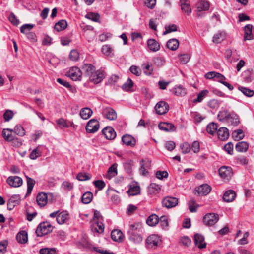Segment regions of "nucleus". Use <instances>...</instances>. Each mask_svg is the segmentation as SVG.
Masks as SVG:
<instances>
[{
    "label": "nucleus",
    "mask_w": 254,
    "mask_h": 254,
    "mask_svg": "<svg viewBox=\"0 0 254 254\" xmlns=\"http://www.w3.org/2000/svg\"><path fill=\"white\" fill-rule=\"evenodd\" d=\"M194 240L196 246L198 248L202 249L206 247V244L204 242V239L202 235L196 234L194 235Z\"/></svg>",
    "instance_id": "27"
},
{
    "label": "nucleus",
    "mask_w": 254,
    "mask_h": 254,
    "mask_svg": "<svg viewBox=\"0 0 254 254\" xmlns=\"http://www.w3.org/2000/svg\"><path fill=\"white\" fill-rule=\"evenodd\" d=\"M36 201L39 206L44 207L45 206L48 201L46 194L43 192L39 193L37 196Z\"/></svg>",
    "instance_id": "24"
},
{
    "label": "nucleus",
    "mask_w": 254,
    "mask_h": 254,
    "mask_svg": "<svg viewBox=\"0 0 254 254\" xmlns=\"http://www.w3.org/2000/svg\"><path fill=\"white\" fill-rule=\"evenodd\" d=\"M162 203L163 206L171 208L177 206L178 204V199L176 197L166 196L163 199Z\"/></svg>",
    "instance_id": "7"
},
{
    "label": "nucleus",
    "mask_w": 254,
    "mask_h": 254,
    "mask_svg": "<svg viewBox=\"0 0 254 254\" xmlns=\"http://www.w3.org/2000/svg\"><path fill=\"white\" fill-rule=\"evenodd\" d=\"M160 130L165 131H174L176 130V127L172 123L167 122H161L158 125Z\"/></svg>",
    "instance_id": "19"
},
{
    "label": "nucleus",
    "mask_w": 254,
    "mask_h": 254,
    "mask_svg": "<svg viewBox=\"0 0 254 254\" xmlns=\"http://www.w3.org/2000/svg\"><path fill=\"white\" fill-rule=\"evenodd\" d=\"M67 26V23L65 20H61L57 22L54 26V28L57 31H61L64 30Z\"/></svg>",
    "instance_id": "34"
},
{
    "label": "nucleus",
    "mask_w": 254,
    "mask_h": 254,
    "mask_svg": "<svg viewBox=\"0 0 254 254\" xmlns=\"http://www.w3.org/2000/svg\"><path fill=\"white\" fill-rule=\"evenodd\" d=\"M40 156L41 151L39 150V147H37L32 151L29 155V157L31 159L34 160Z\"/></svg>",
    "instance_id": "53"
},
{
    "label": "nucleus",
    "mask_w": 254,
    "mask_h": 254,
    "mask_svg": "<svg viewBox=\"0 0 254 254\" xmlns=\"http://www.w3.org/2000/svg\"><path fill=\"white\" fill-rule=\"evenodd\" d=\"M102 113L104 117L109 120H115L117 117L116 111L110 107L103 108L102 111Z\"/></svg>",
    "instance_id": "10"
},
{
    "label": "nucleus",
    "mask_w": 254,
    "mask_h": 254,
    "mask_svg": "<svg viewBox=\"0 0 254 254\" xmlns=\"http://www.w3.org/2000/svg\"><path fill=\"white\" fill-rule=\"evenodd\" d=\"M105 77L104 72L101 70H97L91 75L88 79L90 82L94 84H98L101 82Z\"/></svg>",
    "instance_id": "9"
},
{
    "label": "nucleus",
    "mask_w": 254,
    "mask_h": 254,
    "mask_svg": "<svg viewBox=\"0 0 254 254\" xmlns=\"http://www.w3.org/2000/svg\"><path fill=\"white\" fill-rule=\"evenodd\" d=\"M27 179V194H30L31 193L32 190L33 188V187L35 184V181L33 179L29 177L28 176H26Z\"/></svg>",
    "instance_id": "42"
},
{
    "label": "nucleus",
    "mask_w": 254,
    "mask_h": 254,
    "mask_svg": "<svg viewBox=\"0 0 254 254\" xmlns=\"http://www.w3.org/2000/svg\"><path fill=\"white\" fill-rule=\"evenodd\" d=\"M13 113L11 110H7L3 114V118L6 122L10 120L13 117Z\"/></svg>",
    "instance_id": "59"
},
{
    "label": "nucleus",
    "mask_w": 254,
    "mask_h": 254,
    "mask_svg": "<svg viewBox=\"0 0 254 254\" xmlns=\"http://www.w3.org/2000/svg\"><path fill=\"white\" fill-rule=\"evenodd\" d=\"M218 137L221 140H225L228 138L229 133L228 129L225 127H220L217 131Z\"/></svg>",
    "instance_id": "22"
},
{
    "label": "nucleus",
    "mask_w": 254,
    "mask_h": 254,
    "mask_svg": "<svg viewBox=\"0 0 254 254\" xmlns=\"http://www.w3.org/2000/svg\"><path fill=\"white\" fill-rule=\"evenodd\" d=\"M117 164L114 163L109 167L107 178L110 179L111 178L115 177L117 174Z\"/></svg>",
    "instance_id": "36"
},
{
    "label": "nucleus",
    "mask_w": 254,
    "mask_h": 254,
    "mask_svg": "<svg viewBox=\"0 0 254 254\" xmlns=\"http://www.w3.org/2000/svg\"><path fill=\"white\" fill-rule=\"evenodd\" d=\"M159 189V186L156 184H150L148 188L149 191L150 193H155L158 192Z\"/></svg>",
    "instance_id": "63"
},
{
    "label": "nucleus",
    "mask_w": 254,
    "mask_h": 254,
    "mask_svg": "<svg viewBox=\"0 0 254 254\" xmlns=\"http://www.w3.org/2000/svg\"><path fill=\"white\" fill-rule=\"evenodd\" d=\"M53 230L52 226L48 222L41 223L37 228L36 233L38 237L47 235Z\"/></svg>",
    "instance_id": "1"
},
{
    "label": "nucleus",
    "mask_w": 254,
    "mask_h": 254,
    "mask_svg": "<svg viewBox=\"0 0 254 254\" xmlns=\"http://www.w3.org/2000/svg\"><path fill=\"white\" fill-rule=\"evenodd\" d=\"M249 147V144L245 141L239 142L236 145V150L239 152H246Z\"/></svg>",
    "instance_id": "38"
},
{
    "label": "nucleus",
    "mask_w": 254,
    "mask_h": 254,
    "mask_svg": "<svg viewBox=\"0 0 254 254\" xmlns=\"http://www.w3.org/2000/svg\"><path fill=\"white\" fill-rule=\"evenodd\" d=\"M233 137L235 138L236 140L242 139L244 137L243 131L242 129H238L235 131L233 134Z\"/></svg>",
    "instance_id": "52"
},
{
    "label": "nucleus",
    "mask_w": 254,
    "mask_h": 254,
    "mask_svg": "<svg viewBox=\"0 0 254 254\" xmlns=\"http://www.w3.org/2000/svg\"><path fill=\"white\" fill-rule=\"evenodd\" d=\"M2 136L4 139L7 141H11L14 139V136L11 133L7 132L6 129L3 130Z\"/></svg>",
    "instance_id": "54"
},
{
    "label": "nucleus",
    "mask_w": 254,
    "mask_h": 254,
    "mask_svg": "<svg viewBox=\"0 0 254 254\" xmlns=\"http://www.w3.org/2000/svg\"><path fill=\"white\" fill-rule=\"evenodd\" d=\"M148 47L149 49L153 52L158 51L160 48L159 43L153 39H150L147 41Z\"/></svg>",
    "instance_id": "29"
},
{
    "label": "nucleus",
    "mask_w": 254,
    "mask_h": 254,
    "mask_svg": "<svg viewBox=\"0 0 254 254\" xmlns=\"http://www.w3.org/2000/svg\"><path fill=\"white\" fill-rule=\"evenodd\" d=\"M93 227L95 228L96 231L99 233H102L104 232V224L101 222H97L94 224Z\"/></svg>",
    "instance_id": "57"
},
{
    "label": "nucleus",
    "mask_w": 254,
    "mask_h": 254,
    "mask_svg": "<svg viewBox=\"0 0 254 254\" xmlns=\"http://www.w3.org/2000/svg\"><path fill=\"white\" fill-rule=\"evenodd\" d=\"M133 83L132 80L128 78L127 82L124 83L122 86V89L126 91H129L132 87Z\"/></svg>",
    "instance_id": "50"
},
{
    "label": "nucleus",
    "mask_w": 254,
    "mask_h": 254,
    "mask_svg": "<svg viewBox=\"0 0 254 254\" xmlns=\"http://www.w3.org/2000/svg\"><path fill=\"white\" fill-rule=\"evenodd\" d=\"M69 214L66 211H62L57 216V222L62 225L66 222L69 219Z\"/></svg>",
    "instance_id": "23"
},
{
    "label": "nucleus",
    "mask_w": 254,
    "mask_h": 254,
    "mask_svg": "<svg viewBox=\"0 0 254 254\" xmlns=\"http://www.w3.org/2000/svg\"><path fill=\"white\" fill-rule=\"evenodd\" d=\"M92 114V111L89 108H84L81 110L80 116L84 120L89 119Z\"/></svg>",
    "instance_id": "35"
},
{
    "label": "nucleus",
    "mask_w": 254,
    "mask_h": 254,
    "mask_svg": "<svg viewBox=\"0 0 254 254\" xmlns=\"http://www.w3.org/2000/svg\"><path fill=\"white\" fill-rule=\"evenodd\" d=\"M190 56L189 54H181L179 56L180 62L183 64H187L190 60Z\"/></svg>",
    "instance_id": "56"
},
{
    "label": "nucleus",
    "mask_w": 254,
    "mask_h": 254,
    "mask_svg": "<svg viewBox=\"0 0 254 254\" xmlns=\"http://www.w3.org/2000/svg\"><path fill=\"white\" fill-rule=\"evenodd\" d=\"M159 222V218L156 214H152L146 220L147 224L150 226H155Z\"/></svg>",
    "instance_id": "31"
},
{
    "label": "nucleus",
    "mask_w": 254,
    "mask_h": 254,
    "mask_svg": "<svg viewBox=\"0 0 254 254\" xmlns=\"http://www.w3.org/2000/svg\"><path fill=\"white\" fill-rule=\"evenodd\" d=\"M86 17L95 22H98L100 19L99 15L96 13H90L88 14Z\"/></svg>",
    "instance_id": "60"
},
{
    "label": "nucleus",
    "mask_w": 254,
    "mask_h": 254,
    "mask_svg": "<svg viewBox=\"0 0 254 254\" xmlns=\"http://www.w3.org/2000/svg\"><path fill=\"white\" fill-rule=\"evenodd\" d=\"M209 92L207 90L201 91L198 95L196 99L194 100V102H201L203 99L207 96Z\"/></svg>",
    "instance_id": "45"
},
{
    "label": "nucleus",
    "mask_w": 254,
    "mask_h": 254,
    "mask_svg": "<svg viewBox=\"0 0 254 254\" xmlns=\"http://www.w3.org/2000/svg\"><path fill=\"white\" fill-rule=\"evenodd\" d=\"M230 112H229L227 110H222L219 111L218 114V120L221 121L223 122L225 120H227L229 115L230 114Z\"/></svg>",
    "instance_id": "39"
},
{
    "label": "nucleus",
    "mask_w": 254,
    "mask_h": 254,
    "mask_svg": "<svg viewBox=\"0 0 254 254\" xmlns=\"http://www.w3.org/2000/svg\"><path fill=\"white\" fill-rule=\"evenodd\" d=\"M16 238L19 243L21 244H25L27 241V234L25 231L20 232L17 234Z\"/></svg>",
    "instance_id": "33"
},
{
    "label": "nucleus",
    "mask_w": 254,
    "mask_h": 254,
    "mask_svg": "<svg viewBox=\"0 0 254 254\" xmlns=\"http://www.w3.org/2000/svg\"><path fill=\"white\" fill-rule=\"evenodd\" d=\"M187 93V89L180 85L176 86L173 89V93L178 96H185Z\"/></svg>",
    "instance_id": "28"
},
{
    "label": "nucleus",
    "mask_w": 254,
    "mask_h": 254,
    "mask_svg": "<svg viewBox=\"0 0 254 254\" xmlns=\"http://www.w3.org/2000/svg\"><path fill=\"white\" fill-rule=\"evenodd\" d=\"M13 132L20 136H23L25 134L24 129L21 125H16L14 127L13 129Z\"/></svg>",
    "instance_id": "46"
},
{
    "label": "nucleus",
    "mask_w": 254,
    "mask_h": 254,
    "mask_svg": "<svg viewBox=\"0 0 254 254\" xmlns=\"http://www.w3.org/2000/svg\"><path fill=\"white\" fill-rule=\"evenodd\" d=\"M218 126L216 124L214 123H211L207 125V131L208 133L214 135L217 129Z\"/></svg>",
    "instance_id": "41"
},
{
    "label": "nucleus",
    "mask_w": 254,
    "mask_h": 254,
    "mask_svg": "<svg viewBox=\"0 0 254 254\" xmlns=\"http://www.w3.org/2000/svg\"><path fill=\"white\" fill-rule=\"evenodd\" d=\"M253 26L252 24H247L244 27V41L252 40L253 38L252 35V29Z\"/></svg>",
    "instance_id": "25"
},
{
    "label": "nucleus",
    "mask_w": 254,
    "mask_h": 254,
    "mask_svg": "<svg viewBox=\"0 0 254 254\" xmlns=\"http://www.w3.org/2000/svg\"><path fill=\"white\" fill-rule=\"evenodd\" d=\"M169 104L164 101L158 102L155 106L156 112L158 115L165 114L169 111Z\"/></svg>",
    "instance_id": "4"
},
{
    "label": "nucleus",
    "mask_w": 254,
    "mask_h": 254,
    "mask_svg": "<svg viewBox=\"0 0 254 254\" xmlns=\"http://www.w3.org/2000/svg\"><path fill=\"white\" fill-rule=\"evenodd\" d=\"M180 147L182 150V152L184 154L189 153L191 149L190 144L187 142L183 143Z\"/></svg>",
    "instance_id": "62"
},
{
    "label": "nucleus",
    "mask_w": 254,
    "mask_h": 254,
    "mask_svg": "<svg viewBox=\"0 0 254 254\" xmlns=\"http://www.w3.org/2000/svg\"><path fill=\"white\" fill-rule=\"evenodd\" d=\"M129 240L134 244H139L142 241V233H127Z\"/></svg>",
    "instance_id": "13"
},
{
    "label": "nucleus",
    "mask_w": 254,
    "mask_h": 254,
    "mask_svg": "<svg viewBox=\"0 0 254 254\" xmlns=\"http://www.w3.org/2000/svg\"><path fill=\"white\" fill-rule=\"evenodd\" d=\"M236 197V193L233 190H229L225 192L223 195V200L227 202H232Z\"/></svg>",
    "instance_id": "30"
},
{
    "label": "nucleus",
    "mask_w": 254,
    "mask_h": 254,
    "mask_svg": "<svg viewBox=\"0 0 254 254\" xmlns=\"http://www.w3.org/2000/svg\"><path fill=\"white\" fill-rule=\"evenodd\" d=\"M228 124L234 126H236L240 123L239 118L238 116L234 112L230 113L227 120Z\"/></svg>",
    "instance_id": "26"
},
{
    "label": "nucleus",
    "mask_w": 254,
    "mask_h": 254,
    "mask_svg": "<svg viewBox=\"0 0 254 254\" xmlns=\"http://www.w3.org/2000/svg\"><path fill=\"white\" fill-rule=\"evenodd\" d=\"M93 194L88 191L84 193L82 196V202L84 204L89 203L92 200Z\"/></svg>",
    "instance_id": "40"
},
{
    "label": "nucleus",
    "mask_w": 254,
    "mask_h": 254,
    "mask_svg": "<svg viewBox=\"0 0 254 254\" xmlns=\"http://www.w3.org/2000/svg\"><path fill=\"white\" fill-rule=\"evenodd\" d=\"M34 27V24H25L20 27V31L23 34H27Z\"/></svg>",
    "instance_id": "44"
},
{
    "label": "nucleus",
    "mask_w": 254,
    "mask_h": 254,
    "mask_svg": "<svg viewBox=\"0 0 254 254\" xmlns=\"http://www.w3.org/2000/svg\"><path fill=\"white\" fill-rule=\"evenodd\" d=\"M7 183L12 187H19L22 185L23 180L18 176H9L6 180Z\"/></svg>",
    "instance_id": "11"
},
{
    "label": "nucleus",
    "mask_w": 254,
    "mask_h": 254,
    "mask_svg": "<svg viewBox=\"0 0 254 254\" xmlns=\"http://www.w3.org/2000/svg\"><path fill=\"white\" fill-rule=\"evenodd\" d=\"M102 50L103 53L108 56H111L113 54V49L108 45H104L102 47Z\"/></svg>",
    "instance_id": "49"
},
{
    "label": "nucleus",
    "mask_w": 254,
    "mask_h": 254,
    "mask_svg": "<svg viewBox=\"0 0 254 254\" xmlns=\"http://www.w3.org/2000/svg\"><path fill=\"white\" fill-rule=\"evenodd\" d=\"M210 7L209 2L206 0H200L196 4V16L198 18H202L204 15L201 12L207 11Z\"/></svg>",
    "instance_id": "2"
},
{
    "label": "nucleus",
    "mask_w": 254,
    "mask_h": 254,
    "mask_svg": "<svg viewBox=\"0 0 254 254\" xmlns=\"http://www.w3.org/2000/svg\"><path fill=\"white\" fill-rule=\"evenodd\" d=\"M105 138L108 140H113L116 136V133L114 129L110 127H105L102 131Z\"/></svg>",
    "instance_id": "14"
},
{
    "label": "nucleus",
    "mask_w": 254,
    "mask_h": 254,
    "mask_svg": "<svg viewBox=\"0 0 254 254\" xmlns=\"http://www.w3.org/2000/svg\"><path fill=\"white\" fill-rule=\"evenodd\" d=\"M111 237L113 241L118 242H122L124 239L123 233L121 230L118 229H115L112 231Z\"/></svg>",
    "instance_id": "21"
},
{
    "label": "nucleus",
    "mask_w": 254,
    "mask_h": 254,
    "mask_svg": "<svg viewBox=\"0 0 254 254\" xmlns=\"http://www.w3.org/2000/svg\"><path fill=\"white\" fill-rule=\"evenodd\" d=\"M238 89L241 91L245 96L249 97H252L254 94V92L253 90L244 87L239 86L238 87Z\"/></svg>",
    "instance_id": "43"
},
{
    "label": "nucleus",
    "mask_w": 254,
    "mask_h": 254,
    "mask_svg": "<svg viewBox=\"0 0 254 254\" xmlns=\"http://www.w3.org/2000/svg\"><path fill=\"white\" fill-rule=\"evenodd\" d=\"M208 106L212 109H217L220 106V102L217 99H212L207 103Z\"/></svg>",
    "instance_id": "47"
},
{
    "label": "nucleus",
    "mask_w": 254,
    "mask_h": 254,
    "mask_svg": "<svg viewBox=\"0 0 254 254\" xmlns=\"http://www.w3.org/2000/svg\"><path fill=\"white\" fill-rule=\"evenodd\" d=\"M100 125L98 121L96 119L90 120L86 126V131L89 133H94L98 130Z\"/></svg>",
    "instance_id": "6"
},
{
    "label": "nucleus",
    "mask_w": 254,
    "mask_h": 254,
    "mask_svg": "<svg viewBox=\"0 0 254 254\" xmlns=\"http://www.w3.org/2000/svg\"><path fill=\"white\" fill-rule=\"evenodd\" d=\"M68 76L73 81H79L81 79L82 72L79 68L73 67L68 71Z\"/></svg>",
    "instance_id": "8"
},
{
    "label": "nucleus",
    "mask_w": 254,
    "mask_h": 254,
    "mask_svg": "<svg viewBox=\"0 0 254 254\" xmlns=\"http://www.w3.org/2000/svg\"><path fill=\"white\" fill-rule=\"evenodd\" d=\"M40 254H56L54 249L43 248L40 250Z\"/></svg>",
    "instance_id": "64"
},
{
    "label": "nucleus",
    "mask_w": 254,
    "mask_h": 254,
    "mask_svg": "<svg viewBox=\"0 0 254 254\" xmlns=\"http://www.w3.org/2000/svg\"><path fill=\"white\" fill-rule=\"evenodd\" d=\"M179 46V42L176 39H171L168 41L166 46L170 50L174 51L177 50Z\"/></svg>",
    "instance_id": "32"
},
{
    "label": "nucleus",
    "mask_w": 254,
    "mask_h": 254,
    "mask_svg": "<svg viewBox=\"0 0 254 254\" xmlns=\"http://www.w3.org/2000/svg\"><path fill=\"white\" fill-rule=\"evenodd\" d=\"M211 190V187L207 184H202L196 188V191L201 195H207Z\"/></svg>",
    "instance_id": "18"
},
{
    "label": "nucleus",
    "mask_w": 254,
    "mask_h": 254,
    "mask_svg": "<svg viewBox=\"0 0 254 254\" xmlns=\"http://www.w3.org/2000/svg\"><path fill=\"white\" fill-rule=\"evenodd\" d=\"M219 173L223 179L228 180L232 175V170L230 167L222 166L219 169Z\"/></svg>",
    "instance_id": "12"
},
{
    "label": "nucleus",
    "mask_w": 254,
    "mask_h": 254,
    "mask_svg": "<svg viewBox=\"0 0 254 254\" xmlns=\"http://www.w3.org/2000/svg\"><path fill=\"white\" fill-rule=\"evenodd\" d=\"M160 243L161 240L157 235H151L146 240L147 247L149 248H155Z\"/></svg>",
    "instance_id": "5"
},
{
    "label": "nucleus",
    "mask_w": 254,
    "mask_h": 254,
    "mask_svg": "<svg viewBox=\"0 0 254 254\" xmlns=\"http://www.w3.org/2000/svg\"><path fill=\"white\" fill-rule=\"evenodd\" d=\"M56 123L61 128L68 127H69L68 121L64 120L63 118H60L58 119V120H57Z\"/></svg>",
    "instance_id": "51"
},
{
    "label": "nucleus",
    "mask_w": 254,
    "mask_h": 254,
    "mask_svg": "<svg viewBox=\"0 0 254 254\" xmlns=\"http://www.w3.org/2000/svg\"><path fill=\"white\" fill-rule=\"evenodd\" d=\"M177 26L176 25L172 24L165 27V31L164 32V34H166L172 32L177 31Z\"/></svg>",
    "instance_id": "48"
},
{
    "label": "nucleus",
    "mask_w": 254,
    "mask_h": 254,
    "mask_svg": "<svg viewBox=\"0 0 254 254\" xmlns=\"http://www.w3.org/2000/svg\"><path fill=\"white\" fill-rule=\"evenodd\" d=\"M69 59L73 61H76L79 59V53L76 50H72L69 55Z\"/></svg>",
    "instance_id": "55"
},
{
    "label": "nucleus",
    "mask_w": 254,
    "mask_h": 254,
    "mask_svg": "<svg viewBox=\"0 0 254 254\" xmlns=\"http://www.w3.org/2000/svg\"><path fill=\"white\" fill-rule=\"evenodd\" d=\"M143 227L141 223L135 222L129 225L127 233H142Z\"/></svg>",
    "instance_id": "16"
},
{
    "label": "nucleus",
    "mask_w": 254,
    "mask_h": 254,
    "mask_svg": "<svg viewBox=\"0 0 254 254\" xmlns=\"http://www.w3.org/2000/svg\"><path fill=\"white\" fill-rule=\"evenodd\" d=\"M156 176L158 179L162 180L163 178H167L168 177V173L166 171H158L156 173Z\"/></svg>",
    "instance_id": "61"
},
{
    "label": "nucleus",
    "mask_w": 254,
    "mask_h": 254,
    "mask_svg": "<svg viewBox=\"0 0 254 254\" xmlns=\"http://www.w3.org/2000/svg\"><path fill=\"white\" fill-rule=\"evenodd\" d=\"M82 68L84 73V75L88 77V79L95 71V67L91 64H84Z\"/></svg>",
    "instance_id": "17"
},
{
    "label": "nucleus",
    "mask_w": 254,
    "mask_h": 254,
    "mask_svg": "<svg viewBox=\"0 0 254 254\" xmlns=\"http://www.w3.org/2000/svg\"><path fill=\"white\" fill-rule=\"evenodd\" d=\"M129 70L132 74L136 76H140L141 74V70L138 66L132 65L130 66Z\"/></svg>",
    "instance_id": "58"
},
{
    "label": "nucleus",
    "mask_w": 254,
    "mask_h": 254,
    "mask_svg": "<svg viewBox=\"0 0 254 254\" xmlns=\"http://www.w3.org/2000/svg\"><path fill=\"white\" fill-rule=\"evenodd\" d=\"M122 142L127 146H134L136 144L135 139L130 135H124L122 137Z\"/></svg>",
    "instance_id": "20"
},
{
    "label": "nucleus",
    "mask_w": 254,
    "mask_h": 254,
    "mask_svg": "<svg viewBox=\"0 0 254 254\" xmlns=\"http://www.w3.org/2000/svg\"><path fill=\"white\" fill-rule=\"evenodd\" d=\"M140 171L143 175H146L148 172V170L150 169L151 166V161L148 159H142L140 161Z\"/></svg>",
    "instance_id": "15"
},
{
    "label": "nucleus",
    "mask_w": 254,
    "mask_h": 254,
    "mask_svg": "<svg viewBox=\"0 0 254 254\" xmlns=\"http://www.w3.org/2000/svg\"><path fill=\"white\" fill-rule=\"evenodd\" d=\"M225 37V33L220 31L216 33L213 37V42L215 43H219L224 40Z\"/></svg>",
    "instance_id": "37"
},
{
    "label": "nucleus",
    "mask_w": 254,
    "mask_h": 254,
    "mask_svg": "<svg viewBox=\"0 0 254 254\" xmlns=\"http://www.w3.org/2000/svg\"><path fill=\"white\" fill-rule=\"evenodd\" d=\"M219 220V216L218 214L215 213H209L204 216L203 222L204 224L208 226L214 225Z\"/></svg>",
    "instance_id": "3"
}]
</instances>
